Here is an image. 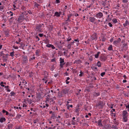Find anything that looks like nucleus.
<instances>
[{
	"label": "nucleus",
	"mask_w": 129,
	"mask_h": 129,
	"mask_svg": "<svg viewBox=\"0 0 129 129\" xmlns=\"http://www.w3.org/2000/svg\"><path fill=\"white\" fill-rule=\"evenodd\" d=\"M24 13L23 12L22 14L20 15L19 16L18 18L17 21L19 23H20L24 19Z\"/></svg>",
	"instance_id": "f257e3e1"
},
{
	"label": "nucleus",
	"mask_w": 129,
	"mask_h": 129,
	"mask_svg": "<svg viewBox=\"0 0 129 129\" xmlns=\"http://www.w3.org/2000/svg\"><path fill=\"white\" fill-rule=\"evenodd\" d=\"M69 91V89L67 88L63 89L61 92V96H62V95L63 94H66Z\"/></svg>",
	"instance_id": "f03ea898"
},
{
	"label": "nucleus",
	"mask_w": 129,
	"mask_h": 129,
	"mask_svg": "<svg viewBox=\"0 0 129 129\" xmlns=\"http://www.w3.org/2000/svg\"><path fill=\"white\" fill-rule=\"evenodd\" d=\"M42 25L41 24H39L36 26V28L37 29V31L38 32H42V29H41V27H42Z\"/></svg>",
	"instance_id": "7ed1b4c3"
},
{
	"label": "nucleus",
	"mask_w": 129,
	"mask_h": 129,
	"mask_svg": "<svg viewBox=\"0 0 129 129\" xmlns=\"http://www.w3.org/2000/svg\"><path fill=\"white\" fill-rule=\"evenodd\" d=\"M22 57V59L23 61V63H26L27 60V56H26L23 55Z\"/></svg>",
	"instance_id": "20e7f679"
},
{
	"label": "nucleus",
	"mask_w": 129,
	"mask_h": 129,
	"mask_svg": "<svg viewBox=\"0 0 129 129\" xmlns=\"http://www.w3.org/2000/svg\"><path fill=\"white\" fill-rule=\"evenodd\" d=\"M91 39L92 40H96L97 39L96 34V33L93 34L91 37Z\"/></svg>",
	"instance_id": "39448f33"
},
{
	"label": "nucleus",
	"mask_w": 129,
	"mask_h": 129,
	"mask_svg": "<svg viewBox=\"0 0 129 129\" xmlns=\"http://www.w3.org/2000/svg\"><path fill=\"white\" fill-rule=\"evenodd\" d=\"M96 16L97 17L100 18L103 16V15L102 13L100 12L96 14Z\"/></svg>",
	"instance_id": "423d86ee"
},
{
	"label": "nucleus",
	"mask_w": 129,
	"mask_h": 129,
	"mask_svg": "<svg viewBox=\"0 0 129 129\" xmlns=\"http://www.w3.org/2000/svg\"><path fill=\"white\" fill-rule=\"evenodd\" d=\"M128 113L125 111H123L122 112V117H127L128 116Z\"/></svg>",
	"instance_id": "0eeeda50"
},
{
	"label": "nucleus",
	"mask_w": 129,
	"mask_h": 129,
	"mask_svg": "<svg viewBox=\"0 0 129 129\" xmlns=\"http://www.w3.org/2000/svg\"><path fill=\"white\" fill-rule=\"evenodd\" d=\"M100 60L102 61H105L106 59L107 58L105 56H101L100 57Z\"/></svg>",
	"instance_id": "6e6552de"
},
{
	"label": "nucleus",
	"mask_w": 129,
	"mask_h": 129,
	"mask_svg": "<svg viewBox=\"0 0 129 129\" xmlns=\"http://www.w3.org/2000/svg\"><path fill=\"white\" fill-rule=\"evenodd\" d=\"M7 126H8L7 128L6 129H10V128H12L13 126V125L11 123H10V124H8Z\"/></svg>",
	"instance_id": "1a4fd4ad"
},
{
	"label": "nucleus",
	"mask_w": 129,
	"mask_h": 129,
	"mask_svg": "<svg viewBox=\"0 0 129 129\" xmlns=\"http://www.w3.org/2000/svg\"><path fill=\"white\" fill-rule=\"evenodd\" d=\"M90 21L92 22H94L95 20V19L94 17H90L89 18Z\"/></svg>",
	"instance_id": "9d476101"
},
{
	"label": "nucleus",
	"mask_w": 129,
	"mask_h": 129,
	"mask_svg": "<svg viewBox=\"0 0 129 129\" xmlns=\"http://www.w3.org/2000/svg\"><path fill=\"white\" fill-rule=\"evenodd\" d=\"M102 120L101 119H99L98 121V124L99 126H103V125L102 123Z\"/></svg>",
	"instance_id": "9b49d317"
},
{
	"label": "nucleus",
	"mask_w": 129,
	"mask_h": 129,
	"mask_svg": "<svg viewBox=\"0 0 129 129\" xmlns=\"http://www.w3.org/2000/svg\"><path fill=\"white\" fill-rule=\"evenodd\" d=\"M34 7H37V8H39L40 6V5H39L36 2H35L34 3Z\"/></svg>",
	"instance_id": "f8f14e48"
},
{
	"label": "nucleus",
	"mask_w": 129,
	"mask_h": 129,
	"mask_svg": "<svg viewBox=\"0 0 129 129\" xmlns=\"http://www.w3.org/2000/svg\"><path fill=\"white\" fill-rule=\"evenodd\" d=\"M6 120V119L4 117H2L0 119V122L1 123H3L5 122Z\"/></svg>",
	"instance_id": "ddd939ff"
},
{
	"label": "nucleus",
	"mask_w": 129,
	"mask_h": 129,
	"mask_svg": "<svg viewBox=\"0 0 129 129\" xmlns=\"http://www.w3.org/2000/svg\"><path fill=\"white\" fill-rule=\"evenodd\" d=\"M26 101L29 103L30 104H31L32 103V101L31 99H29L28 98L26 99Z\"/></svg>",
	"instance_id": "4468645a"
},
{
	"label": "nucleus",
	"mask_w": 129,
	"mask_h": 129,
	"mask_svg": "<svg viewBox=\"0 0 129 129\" xmlns=\"http://www.w3.org/2000/svg\"><path fill=\"white\" fill-rule=\"evenodd\" d=\"M82 121L83 122H82L83 124V125H87L88 126H89V125L87 123L85 122V119H83L82 120Z\"/></svg>",
	"instance_id": "2eb2a0df"
},
{
	"label": "nucleus",
	"mask_w": 129,
	"mask_h": 129,
	"mask_svg": "<svg viewBox=\"0 0 129 129\" xmlns=\"http://www.w3.org/2000/svg\"><path fill=\"white\" fill-rule=\"evenodd\" d=\"M97 105L98 106H100L101 107L103 106V105H102V102L101 101H99Z\"/></svg>",
	"instance_id": "dca6fc26"
},
{
	"label": "nucleus",
	"mask_w": 129,
	"mask_h": 129,
	"mask_svg": "<svg viewBox=\"0 0 129 129\" xmlns=\"http://www.w3.org/2000/svg\"><path fill=\"white\" fill-rule=\"evenodd\" d=\"M9 31L8 30H5V33L6 36H8Z\"/></svg>",
	"instance_id": "f3484780"
},
{
	"label": "nucleus",
	"mask_w": 129,
	"mask_h": 129,
	"mask_svg": "<svg viewBox=\"0 0 129 129\" xmlns=\"http://www.w3.org/2000/svg\"><path fill=\"white\" fill-rule=\"evenodd\" d=\"M100 53V52H98L94 56H95V57L96 58H98L99 55Z\"/></svg>",
	"instance_id": "a211bd4d"
},
{
	"label": "nucleus",
	"mask_w": 129,
	"mask_h": 129,
	"mask_svg": "<svg viewBox=\"0 0 129 129\" xmlns=\"http://www.w3.org/2000/svg\"><path fill=\"white\" fill-rule=\"evenodd\" d=\"M127 117H122L123 121L124 122H126L127 121Z\"/></svg>",
	"instance_id": "6ab92c4d"
},
{
	"label": "nucleus",
	"mask_w": 129,
	"mask_h": 129,
	"mask_svg": "<svg viewBox=\"0 0 129 129\" xmlns=\"http://www.w3.org/2000/svg\"><path fill=\"white\" fill-rule=\"evenodd\" d=\"M129 24V22L128 21L126 20L125 21V23L123 24L124 26L125 27L128 24Z\"/></svg>",
	"instance_id": "aec40b11"
},
{
	"label": "nucleus",
	"mask_w": 129,
	"mask_h": 129,
	"mask_svg": "<svg viewBox=\"0 0 129 129\" xmlns=\"http://www.w3.org/2000/svg\"><path fill=\"white\" fill-rule=\"evenodd\" d=\"M100 95V93L99 92H95L94 93V96H97L99 95Z\"/></svg>",
	"instance_id": "412c9836"
},
{
	"label": "nucleus",
	"mask_w": 129,
	"mask_h": 129,
	"mask_svg": "<svg viewBox=\"0 0 129 129\" xmlns=\"http://www.w3.org/2000/svg\"><path fill=\"white\" fill-rule=\"evenodd\" d=\"M55 15L57 17H59L60 16L59 13L57 12L55 13Z\"/></svg>",
	"instance_id": "4be33fe9"
},
{
	"label": "nucleus",
	"mask_w": 129,
	"mask_h": 129,
	"mask_svg": "<svg viewBox=\"0 0 129 129\" xmlns=\"http://www.w3.org/2000/svg\"><path fill=\"white\" fill-rule=\"evenodd\" d=\"M50 103L52 104H53L54 103V101L52 99H51L49 101Z\"/></svg>",
	"instance_id": "5701e85b"
},
{
	"label": "nucleus",
	"mask_w": 129,
	"mask_h": 129,
	"mask_svg": "<svg viewBox=\"0 0 129 129\" xmlns=\"http://www.w3.org/2000/svg\"><path fill=\"white\" fill-rule=\"evenodd\" d=\"M60 63H62L64 62V59L60 57Z\"/></svg>",
	"instance_id": "b1692460"
},
{
	"label": "nucleus",
	"mask_w": 129,
	"mask_h": 129,
	"mask_svg": "<svg viewBox=\"0 0 129 129\" xmlns=\"http://www.w3.org/2000/svg\"><path fill=\"white\" fill-rule=\"evenodd\" d=\"M108 50H112V47L111 45H110L108 48Z\"/></svg>",
	"instance_id": "393cba45"
},
{
	"label": "nucleus",
	"mask_w": 129,
	"mask_h": 129,
	"mask_svg": "<svg viewBox=\"0 0 129 129\" xmlns=\"http://www.w3.org/2000/svg\"><path fill=\"white\" fill-rule=\"evenodd\" d=\"M2 112L3 113H6V115H8L9 114L8 112L7 111H6L5 110H3Z\"/></svg>",
	"instance_id": "a878e982"
},
{
	"label": "nucleus",
	"mask_w": 129,
	"mask_h": 129,
	"mask_svg": "<svg viewBox=\"0 0 129 129\" xmlns=\"http://www.w3.org/2000/svg\"><path fill=\"white\" fill-rule=\"evenodd\" d=\"M15 53L14 51H13L12 52H10V55L12 57H13L14 56V54Z\"/></svg>",
	"instance_id": "bb28decb"
},
{
	"label": "nucleus",
	"mask_w": 129,
	"mask_h": 129,
	"mask_svg": "<svg viewBox=\"0 0 129 129\" xmlns=\"http://www.w3.org/2000/svg\"><path fill=\"white\" fill-rule=\"evenodd\" d=\"M112 21L114 23H116L117 22V20L116 19H112Z\"/></svg>",
	"instance_id": "cd10ccee"
},
{
	"label": "nucleus",
	"mask_w": 129,
	"mask_h": 129,
	"mask_svg": "<svg viewBox=\"0 0 129 129\" xmlns=\"http://www.w3.org/2000/svg\"><path fill=\"white\" fill-rule=\"evenodd\" d=\"M97 65L99 67H101V63L100 61H98L97 63Z\"/></svg>",
	"instance_id": "c85d7f7f"
},
{
	"label": "nucleus",
	"mask_w": 129,
	"mask_h": 129,
	"mask_svg": "<svg viewBox=\"0 0 129 129\" xmlns=\"http://www.w3.org/2000/svg\"><path fill=\"white\" fill-rule=\"evenodd\" d=\"M21 9L23 11H25L26 10V8L23 6H22L21 7Z\"/></svg>",
	"instance_id": "c756f323"
},
{
	"label": "nucleus",
	"mask_w": 129,
	"mask_h": 129,
	"mask_svg": "<svg viewBox=\"0 0 129 129\" xmlns=\"http://www.w3.org/2000/svg\"><path fill=\"white\" fill-rule=\"evenodd\" d=\"M52 44H48L46 45V47H51L52 46Z\"/></svg>",
	"instance_id": "7c9ffc66"
},
{
	"label": "nucleus",
	"mask_w": 129,
	"mask_h": 129,
	"mask_svg": "<svg viewBox=\"0 0 129 129\" xmlns=\"http://www.w3.org/2000/svg\"><path fill=\"white\" fill-rule=\"evenodd\" d=\"M105 127L106 128H109L110 127V126L109 125H106L105 126Z\"/></svg>",
	"instance_id": "2f4dec72"
},
{
	"label": "nucleus",
	"mask_w": 129,
	"mask_h": 129,
	"mask_svg": "<svg viewBox=\"0 0 129 129\" xmlns=\"http://www.w3.org/2000/svg\"><path fill=\"white\" fill-rule=\"evenodd\" d=\"M29 76L30 77H31L33 76V75L32 72H29Z\"/></svg>",
	"instance_id": "473e14b6"
},
{
	"label": "nucleus",
	"mask_w": 129,
	"mask_h": 129,
	"mask_svg": "<svg viewBox=\"0 0 129 129\" xmlns=\"http://www.w3.org/2000/svg\"><path fill=\"white\" fill-rule=\"evenodd\" d=\"M79 108H77L75 109V112L77 113L79 112Z\"/></svg>",
	"instance_id": "72a5a7b5"
},
{
	"label": "nucleus",
	"mask_w": 129,
	"mask_h": 129,
	"mask_svg": "<svg viewBox=\"0 0 129 129\" xmlns=\"http://www.w3.org/2000/svg\"><path fill=\"white\" fill-rule=\"evenodd\" d=\"M65 64V63H61L60 64V66L61 68H62L63 67V65Z\"/></svg>",
	"instance_id": "f704fd0d"
},
{
	"label": "nucleus",
	"mask_w": 129,
	"mask_h": 129,
	"mask_svg": "<svg viewBox=\"0 0 129 129\" xmlns=\"http://www.w3.org/2000/svg\"><path fill=\"white\" fill-rule=\"evenodd\" d=\"M84 74V73L81 71L80 72V74L79 75V76L80 77H82L83 76V75Z\"/></svg>",
	"instance_id": "c9c22d12"
},
{
	"label": "nucleus",
	"mask_w": 129,
	"mask_h": 129,
	"mask_svg": "<svg viewBox=\"0 0 129 129\" xmlns=\"http://www.w3.org/2000/svg\"><path fill=\"white\" fill-rule=\"evenodd\" d=\"M71 16V15H70V16H68V18L67 19V20H66V21H70V18H69Z\"/></svg>",
	"instance_id": "e433bc0d"
},
{
	"label": "nucleus",
	"mask_w": 129,
	"mask_h": 129,
	"mask_svg": "<svg viewBox=\"0 0 129 129\" xmlns=\"http://www.w3.org/2000/svg\"><path fill=\"white\" fill-rule=\"evenodd\" d=\"M75 62V63H79L81 62V61L80 60H76Z\"/></svg>",
	"instance_id": "4c0bfd02"
},
{
	"label": "nucleus",
	"mask_w": 129,
	"mask_h": 129,
	"mask_svg": "<svg viewBox=\"0 0 129 129\" xmlns=\"http://www.w3.org/2000/svg\"><path fill=\"white\" fill-rule=\"evenodd\" d=\"M118 43H119L117 41V40L114 41L113 42V44L114 45H116V44H117Z\"/></svg>",
	"instance_id": "58836bf2"
},
{
	"label": "nucleus",
	"mask_w": 129,
	"mask_h": 129,
	"mask_svg": "<svg viewBox=\"0 0 129 129\" xmlns=\"http://www.w3.org/2000/svg\"><path fill=\"white\" fill-rule=\"evenodd\" d=\"M34 123H37V122L38 121V119H36L35 120H34Z\"/></svg>",
	"instance_id": "ea45409f"
},
{
	"label": "nucleus",
	"mask_w": 129,
	"mask_h": 129,
	"mask_svg": "<svg viewBox=\"0 0 129 129\" xmlns=\"http://www.w3.org/2000/svg\"><path fill=\"white\" fill-rule=\"evenodd\" d=\"M3 84L4 82H2L1 83L0 85L1 86L4 87L5 86V85Z\"/></svg>",
	"instance_id": "a19ab883"
},
{
	"label": "nucleus",
	"mask_w": 129,
	"mask_h": 129,
	"mask_svg": "<svg viewBox=\"0 0 129 129\" xmlns=\"http://www.w3.org/2000/svg\"><path fill=\"white\" fill-rule=\"evenodd\" d=\"M105 72H103L101 73V76L103 77L104 75L105 74Z\"/></svg>",
	"instance_id": "79ce46f5"
},
{
	"label": "nucleus",
	"mask_w": 129,
	"mask_h": 129,
	"mask_svg": "<svg viewBox=\"0 0 129 129\" xmlns=\"http://www.w3.org/2000/svg\"><path fill=\"white\" fill-rule=\"evenodd\" d=\"M10 93L11 94V96H14L15 94V93L13 91L11 92Z\"/></svg>",
	"instance_id": "37998d69"
},
{
	"label": "nucleus",
	"mask_w": 129,
	"mask_h": 129,
	"mask_svg": "<svg viewBox=\"0 0 129 129\" xmlns=\"http://www.w3.org/2000/svg\"><path fill=\"white\" fill-rule=\"evenodd\" d=\"M125 107H126V109L128 108V109H127V111H129V104H128L127 105H126L125 106Z\"/></svg>",
	"instance_id": "c03bdc74"
},
{
	"label": "nucleus",
	"mask_w": 129,
	"mask_h": 129,
	"mask_svg": "<svg viewBox=\"0 0 129 129\" xmlns=\"http://www.w3.org/2000/svg\"><path fill=\"white\" fill-rule=\"evenodd\" d=\"M89 59L90 61H92L93 60V58L91 56H90L89 58Z\"/></svg>",
	"instance_id": "a18cd8bd"
},
{
	"label": "nucleus",
	"mask_w": 129,
	"mask_h": 129,
	"mask_svg": "<svg viewBox=\"0 0 129 129\" xmlns=\"http://www.w3.org/2000/svg\"><path fill=\"white\" fill-rule=\"evenodd\" d=\"M71 44H69L67 46V47L69 49H70L71 48Z\"/></svg>",
	"instance_id": "49530a36"
},
{
	"label": "nucleus",
	"mask_w": 129,
	"mask_h": 129,
	"mask_svg": "<svg viewBox=\"0 0 129 129\" xmlns=\"http://www.w3.org/2000/svg\"><path fill=\"white\" fill-rule=\"evenodd\" d=\"M123 93V95L124 96H127V97L128 96V93Z\"/></svg>",
	"instance_id": "de8ad7c7"
},
{
	"label": "nucleus",
	"mask_w": 129,
	"mask_h": 129,
	"mask_svg": "<svg viewBox=\"0 0 129 129\" xmlns=\"http://www.w3.org/2000/svg\"><path fill=\"white\" fill-rule=\"evenodd\" d=\"M122 2L123 3H126L128 2V0H122Z\"/></svg>",
	"instance_id": "09e8293b"
},
{
	"label": "nucleus",
	"mask_w": 129,
	"mask_h": 129,
	"mask_svg": "<svg viewBox=\"0 0 129 129\" xmlns=\"http://www.w3.org/2000/svg\"><path fill=\"white\" fill-rule=\"evenodd\" d=\"M0 53L1 54V55L0 56H2V55H5V54L3 53V51L1 52H0Z\"/></svg>",
	"instance_id": "8fccbe9b"
},
{
	"label": "nucleus",
	"mask_w": 129,
	"mask_h": 129,
	"mask_svg": "<svg viewBox=\"0 0 129 129\" xmlns=\"http://www.w3.org/2000/svg\"><path fill=\"white\" fill-rule=\"evenodd\" d=\"M51 117H55V115L54 114V112L52 113Z\"/></svg>",
	"instance_id": "3c124183"
},
{
	"label": "nucleus",
	"mask_w": 129,
	"mask_h": 129,
	"mask_svg": "<svg viewBox=\"0 0 129 129\" xmlns=\"http://www.w3.org/2000/svg\"><path fill=\"white\" fill-rule=\"evenodd\" d=\"M35 38L37 39V41H38L40 39L37 36H36L35 37Z\"/></svg>",
	"instance_id": "603ef678"
},
{
	"label": "nucleus",
	"mask_w": 129,
	"mask_h": 129,
	"mask_svg": "<svg viewBox=\"0 0 129 129\" xmlns=\"http://www.w3.org/2000/svg\"><path fill=\"white\" fill-rule=\"evenodd\" d=\"M39 35L40 37H42L43 36V34H39Z\"/></svg>",
	"instance_id": "864d4df0"
},
{
	"label": "nucleus",
	"mask_w": 129,
	"mask_h": 129,
	"mask_svg": "<svg viewBox=\"0 0 129 129\" xmlns=\"http://www.w3.org/2000/svg\"><path fill=\"white\" fill-rule=\"evenodd\" d=\"M71 39V38H70V37H69L68 39H67V40L66 41H70Z\"/></svg>",
	"instance_id": "5fc2aeb1"
},
{
	"label": "nucleus",
	"mask_w": 129,
	"mask_h": 129,
	"mask_svg": "<svg viewBox=\"0 0 129 129\" xmlns=\"http://www.w3.org/2000/svg\"><path fill=\"white\" fill-rule=\"evenodd\" d=\"M102 2H103L102 4V5L103 6H105V5L106 4V2H104L103 1H102Z\"/></svg>",
	"instance_id": "6e6d98bb"
},
{
	"label": "nucleus",
	"mask_w": 129,
	"mask_h": 129,
	"mask_svg": "<svg viewBox=\"0 0 129 129\" xmlns=\"http://www.w3.org/2000/svg\"><path fill=\"white\" fill-rule=\"evenodd\" d=\"M114 129L116 128H117V126L116 125H113L112 127Z\"/></svg>",
	"instance_id": "4d7b16f0"
},
{
	"label": "nucleus",
	"mask_w": 129,
	"mask_h": 129,
	"mask_svg": "<svg viewBox=\"0 0 129 129\" xmlns=\"http://www.w3.org/2000/svg\"><path fill=\"white\" fill-rule=\"evenodd\" d=\"M108 24L110 27H112L113 26L112 24L110 22Z\"/></svg>",
	"instance_id": "13d9d810"
},
{
	"label": "nucleus",
	"mask_w": 129,
	"mask_h": 129,
	"mask_svg": "<svg viewBox=\"0 0 129 129\" xmlns=\"http://www.w3.org/2000/svg\"><path fill=\"white\" fill-rule=\"evenodd\" d=\"M27 13H28L29 14H32V13L31 11L30 10L27 11Z\"/></svg>",
	"instance_id": "bf43d9fd"
},
{
	"label": "nucleus",
	"mask_w": 129,
	"mask_h": 129,
	"mask_svg": "<svg viewBox=\"0 0 129 129\" xmlns=\"http://www.w3.org/2000/svg\"><path fill=\"white\" fill-rule=\"evenodd\" d=\"M16 129H22V127L21 126H19L18 127L16 128Z\"/></svg>",
	"instance_id": "052dcab7"
},
{
	"label": "nucleus",
	"mask_w": 129,
	"mask_h": 129,
	"mask_svg": "<svg viewBox=\"0 0 129 129\" xmlns=\"http://www.w3.org/2000/svg\"><path fill=\"white\" fill-rule=\"evenodd\" d=\"M42 0H37V3H40L42 2Z\"/></svg>",
	"instance_id": "680f3d73"
},
{
	"label": "nucleus",
	"mask_w": 129,
	"mask_h": 129,
	"mask_svg": "<svg viewBox=\"0 0 129 129\" xmlns=\"http://www.w3.org/2000/svg\"><path fill=\"white\" fill-rule=\"evenodd\" d=\"M13 48L16 49H18V46H13Z\"/></svg>",
	"instance_id": "e2e57ef3"
},
{
	"label": "nucleus",
	"mask_w": 129,
	"mask_h": 129,
	"mask_svg": "<svg viewBox=\"0 0 129 129\" xmlns=\"http://www.w3.org/2000/svg\"><path fill=\"white\" fill-rule=\"evenodd\" d=\"M121 40V39L120 38H118V40H117V41L119 43L120 42Z\"/></svg>",
	"instance_id": "0e129e2a"
},
{
	"label": "nucleus",
	"mask_w": 129,
	"mask_h": 129,
	"mask_svg": "<svg viewBox=\"0 0 129 129\" xmlns=\"http://www.w3.org/2000/svg\"><path fill=\"white\" fill-rule=\"evenodd\" d=\"M51 61L52 62H54V61H55V58H54V59H52L51 60Z\"/></svg>",
	"instance_id": "69168bd1"
},
{
	"label": "nucleus",
	"mask_w": 129,
	"mask_h": 129,
	"mask_svg": "<svg viewBox=\"0 0 129 129\" xmlns=\"http://www.w3.org/2000/svg\"><path fill=\"white\" fill-rule=\"evenodd\" d=\"M56 2L57 3H60L59 0H56Z\"/></svg>",
	"instance_id": "338daca9"
},
{
	"label": "nucleus",
	"mask_w": 129,
	"mask_h": 129,
	"mask_svg": "<svg viewBox=\"0 0 129 129\" xmlns=\"http://www.w3.org/2000/svg\"><path fill=\"white\" fill-rule=\"evenodd\" d=\"M72 124L73 125H75V122L73 120L72 121Z\"/></svg>",
	"instance_id": "774afa93"
}]
</instances>
